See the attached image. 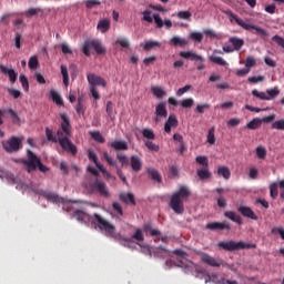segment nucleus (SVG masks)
Listing matches in <instances>:
<instances>
[{"mask_svg": "<svg viewBox=\"0 0 284 284\" xmlns=\"http://www.w3.org/2000/svg\"><path fill=\"white\" fill-rule=\"evenodd\" d=\"M40 196H43L49 203H55V205H63L62 209L65 212H70L72 210V202H67L64 197L60 196L57 193L41 191Z\"/></svg>", "mask_w": 284, "mask_h": 284, "instance_id": "6e6552de", "label": "nucleus"}, {"mask_svg": "<svg viewBox=\"0 0 284 284\" xmlns=\"http://www.w3.org/2000/svg\"><path fill=\"white\" fill-rule=\"evenodd\" d=\"M151 91L154 94V97H156V99H163V97H165L166 94L165 90L161 87H152Z\"/></svg>", "mask_w": 284, "mask_h": 284, "instance_id": "72a5a7b5", "label": "nucleus"}, {"mask_svg": "<svg viewBox=\"0 0 284 284\" xmlns=\"http://www.w3.org/2000/svg\"><path fill=\"white\" fill-rule=\"evenodd\" d=\"M88 81L91 95L93 97L94 101H99V99H101V94L99 93V85H101V88H105V85H108V82H105V79L94 73H90L88 75Z\"/></svg>", "mask_w": 284, "mask_h": 284, "instance_id": "423d86ee", "label": "nucleus"}, {"mask_svg": "<svg viewBox=\"0 0 284 284\" xmlns=\"http://www.w3.org/2000/svg\"><path fill=\"white\" fill-rule=\"evenodd\" d=\"M106 114L111 121H114V104L112 101L106 102Z\"/></svg>", "mask_w": 284, "mask_h": 284, "instance_id": "a19ab883", "label": "nucleus"}, {"mask_svg": "<svg viewBox=\"0 0 284 284\" xmlns=\"http://www.w3.org/2000/svg\"><path fill=\"white\" fill-rule=\"evenodd\" d=\"M253 97H256V99H261V101H270V97L265 92H258V90L252 91Z\"/></svg>", "mask_w": 284, "mask_h": 284, "instance_id": "79ce46f5", "label": "nucleus"}, {"mask_svg": "<svg viewBox=\"0 0 284 284\" xmlns=\"http://www.w3.org/2000/svg\"><path fill=\"white\" fill-rule=\"evenodd\" d=\"M182 108H192L194 105V99L186 98L181 102Z\"/></svg>", "mask_w": 284, "mask_h": 284, "instance_id": "e2e57ef3", "label": "nucleus"}, {"mask_svg": "<svg viewBox=\"0 0 284 284\" xmlns=\"http://www.w3.org/2000/svg\"><path fill=\"white\" fill-rule=\"evenodd\" d=\"M98 30L102 32V34H105V32L110 30V20L109 19L100 20L98 23Z\"/></svg>", "mask_w": 284, "mask_h": 284, "instance_id": "c756f323", "label": "nucleus"}, {"mask_svg": "<svg viewBox=\"0 0 284 284\" xmlns=\"http://www.w3.org/2000/svg\"><path fill=\"white\" fill-rule=\"evenodd\" d=\"M217 176H223L225 181H230V176H232V172L230 171V168L223 165L217 169Z\"/></svg>", "mask_w": 284, "mask_h": 284, "instance_id": "bb28decb", "label": "nucleus"}, {"mask_svg": "<svg viewBox=\"0 0 284 284\" xmlns=\"http://www.w3.org/2000/svg\"><path fill=\"white\" fill-rule=\"evenodd\" d=\"M49 97L53 101V103L58 105H63V98H61V94H59V92L51 90Z\"/></svg>", "mask_w": 284, "mask_h": 284, "instance_id": "7c9ffc66", "label": "nucleus"}, {"mask_svg": "<svg viewBox=\"0 0 284 284\" xmlns=\"http://www.w3.org/2000/svg\"><path fill=\"white\" fill-rule=\"evenodd\" d=\"M237 212L242 214L245 219H251L252 221H258V216L250 206H239Z\"/></svg>", "mask_w": 284, "mask_h": 284, "instance_id": "f3484780", "label": "nucleus"}, {"mask_svg": "<svg viewBox=\"0 0 284 284\" xmlns=\"http://www.w3.org/2000/svg\"><path fill=\"white\" fill-rule=\"evenodd\" d=\"M116 159H118L119 163H121L122 168H124V165H128L130 163L128 155L123 154L121 152L116 153Z\"/></svg>", "mask_w": 284, "mask_h": 284, "instance_id": "ea45409f", "label": "nucleus"}, {"mask_svg": "<svg viewBox=\"0 0 284 284\" xmlns=\"http://www.w3.org/2000/svg\"><path fill=\"white\" fill-rule=\"evenodd\" d=\"M180 57H182V59H186L187 61H194L197 63V70H205V58L194 53V51H181Z\"/></svg>", "mask_w": 284, "mask_h": 284, "instance_id": "9b49d317", "label": "nucleus"}, {"mask_svg": "<svg viewBox=\"0 0 284 284\" xmlns=\"http://www.w3.org/2000/svg\"><path fill=\"white\" fill-rule=\"evenodd\" d=\"M20 83L24 92H28L30 90V83L28 82V78H26L24 74H20Z\"/></svg>", "mask_w": 284, "mask_h": 284, "instance_id": "8fccbe9b", "label": "nucleus"}, {"mask_svg": "<svg viewBox=\"0 0 284 284\" xmlns=\"http://www.w3.org/2000/svg\"><path fill=\"white\" fill-rule=\"evenodd\" d=\"M217 206L221 209L227 207V200L223 195L217 197Z\"/></svg>", "mask_w": 284, "mask_h": 284, "instance_id": "69168bd1", "label": "nucleus"}, {"mask_svg": "<svg viewBox=\"0 0 284 284\" xmlns=\"http://www.w3.org/2000/svg\"><path fill=\"white\" fill-rule=\"evenodd\" d=\"M91 136L98 143H105V138H103V135L99 131L91 132Z\"/></svg>", "mask_w": 284, "mask_h": 284, "instance_id": "c03bdc74", "label": "nucleus"}, {"mask_svg": "<svg viewBox=\"0 0 284 284\" xmlns=\"http://www.w3.org/2000/svg\"><path fill=\"white\" fill-rule=\"evenodd\" d=\"M112 207L116 212V214H119V216H123V206H121V203L113 202Z\"/></svg>", "mask_w": 284, "mask_h": 284, "instance_id": "052dcab7", "label": "nucleus"}, {"mask_svg": "<svg viewBox=\"0 0 284 284\" xmlns=\"http://www.w3.org/2000/svg\"><path fill=\"white\" fill-rule=\"evenodd\" d=\"M192 196V192L185 185L180 186L179 191L173 193L170 201V207L175 212V214H183L185 212V206L183 201H187Z\"/></svg>", "mask_w": 284, "mask_h": 284, "instance_id": "7ed1b4c3", "label": "nucleus"}, {"mask_svg": "<svg viewBox=\"0 0 284 284\" xmlns=\"http://www.w3.org/2000/svg\"><path fill=\"white\" fill-rule=\"evenodd\" d=\"M201 261L205 265H210V267H221V265H224V266L227 265L225 264V262H223V260H216L207 253H203L201 255Z\"/></svg>", "mask_w": 284, "mask_h": 284, "instance_id": "4468645a", "label": "nucleus"}, {"mask_svg": "<svg viewBox=\"0 0 284 284\" xmlns=\"http://www.w3.org/2000/svg\"><path fill=\"white\" fill-rule=\"evenodd\" d=\"M179 19H184V21H190L192 19V12L190 11H180L178 12Z\"/></svg>", "mask_w": 284, "mask_h": 284, "instance_id": "603ef678", "label": "nucleus"}, {"mask_svg": "<svg viewBox=\"0 0 284 284\" xmlns=\"http://www.w3.org/2000/svg\"><path fill=\"white\" fill-rule=\"evenodd\" d=\"M142 135L144 139H149V141H154L155 139L154 131H152V129H144L142 131Z\"/></svg>", "mask_w": 284, "mask_h": 284, "instance_id": "de8ad7c7", "label": "nucleus"}, {"mask_svg": "<svg viewBox=\"0 0 284 284\" xmlns=\"http://www.w3.org/2000/svg\"><path fill=\"white\" fill-rule=\"evenodd\" d=\"M172 128H179V119L174 113H171L164 124V132L170 134L172 132Z\"/></svg>", "mask_w": 284, "mask_h": 284, "instance_id": "dca6fc26", "label": "nucleus"}, {"mask_svg": "<svg viewBox=\"0 0 284 284\" xmlns=\"http://www.w3.org/2000/svg\"><path fill=\"white\" fill-rule=\"evenodd\" d=\"M94 6H101V1H99V0H87L85 1V7L89 10H92V8H94Z\"/></svg>", "mask_w": 284, "mask_h": 284, "instance_id": "774afa93", "label": "nucleus"}, {"mask_svg": "<svg viewBox=\"0 0 284 284\" xmlns=\"http://www.w3.org/2000/svg\"><path fill=\"white\" fill-rule=\"evenodd\" d=\"M217 247H222L225 252H236L237 250H254L256 248V244L241 242H219Z\"/></svg>", "mask_w": 284, "mask_h": 284, "instance_id": "0eeeda50", "label": "nucleus"}, {"mask_svg": "<svg viewBox=\"0 0 284 284\" xmlns=\"http://www.w3.org/2000/svg\"><path fill=\"white\" fill-rule=\"evenodd\" d=\"M88 156H89V161H92L94 165L98 168V170L103 165L101 164V162L99 161V156L92 149L88 150Z\"/></svg>", "mask_w": 284, "mask_h": 284, "instance_id": "cd10ccee", "label": "nucleus"}, {"mask_svg": "<svg viewBox=\"0 0 284 284\" xmlns=\"http://www.w3.org/2000/svg\"><path fill=\"white\" fill-rule=\"evenodd\" d=\"M103 159H104V161H106V163H108V165H110V168H114L116 171L121 169L119 166V163H116V160H114V158H112V155L108 154V152L103 153Z\"/></svg>", "mask_w": 284, "mask_h": 284, "instance_id": "a878e982", "label": "nucleus"}, {"mask_svg": "<svg viewBox=\"0 0 284 284\" xmlns=\"http://www.w3.org/2000/svg\"><path fill=\"white\" fill-rule=\"evenodd\" d=\"M39 67V59H37V55H33L29 59V69L30 70H37Z\"/></svg>", "mask_w": 284, "mask_h": 284, "instance_id": "3c124183", "label": "nucleus"}, {"mask_svg": "<svg viewBox=\"0 0 284 284\" xmlns=\"http://www.w3.org/2000/svg\"><path fill=\"white\" fill-rule=\"evenodd\" d=\"M130 165L134 172H141L143 169V161H141L139 155H132L130 159Z\"/></svg>", "mask_w": 284, "mask_h": 284, "instance_id": "6ab92c4d", "label": "nucleus"}, {"mask_svg": "<svg viewBox=\"0 0 284 284\" xmlns=\"http://www.w3.org/2000/svg\"><path fill=\"white\" fill-rule=\"evenodd\" d=\"M266 93L268 94L270 99H276V97L281 94V91L277 88H274L266 90Z\"/></svg>", "mask_w": 284, "mask_h": 284, "instance_id": "680f3d73", "label": "nucleus"}, {"mask_svg": "<svg viewBox=\"0 0 284 284\" xmlns=\"http://www.w3.org/2000/svg\"><path fill=\"white\" fill-rule=\"evenodd\" d=\"M229 17L230 21H235L240 28H243V30H246L247 32H252V30H254L253 34H257L258 37H262V39L270 37V32L267 30L250 22V20H243L233 12H230Z\"/></svg>", "mask_w": 284, "mask_h": 284, "instance_id": "20e7f679", "label": "nucleus"}, {"mask_svg": "<svg viewBox=\"0 0 284 284\" xmlns=\"http://www.w3.org/2000/svg\"><path fill=\"white\" fill-rule=\"evenodd\" d=\"M224 217L229 219V221H232L233 223H236L237 225H243V217H241L239 213L234 211H225Z\"/></svg>", "mask_w": 284, "mask_h": 284, "instance_id": "aec40b11", "label": "nucleus"}, {"mask_svg": "<svg viewBox=\"0 0 284 284\" xmlns=\"http://www.w3.org/2000/svg\"><path fill=\"white\" fill-rule=\"evenodd\" d=\"M229 41L230 43H232L233 50H236V51L241 50V48L245 45V40L241 38L233 37V38H230Z\"/></svg>", "mask_w": 284, "mask_h": 284, "instance_id": "b1692460", "label": "nucleus"}, {"mask_svg": "<svg viewBox=\"0 0 284 284\" xmlns=\"http://www.w3.org/2000/svg\"><path fill=\"white\" fill-rule=\"evenodd\" d=\"M216 54H223V51L215 50L214 54L210 57V61H212V63H215L216 65H227V61Z\"/></svg>", "mask_w": 284, "mask_h": 284, "instance_id": "4be33fe9", "label": "nucleus"}, {"mask_svg": "<svg viewBox=\"0 0 284 284\" xmlns=\"http://www.w3.org/2000/svg\"><path fill=\"white\" fill-rule=\"evenodd\" d=\"M133 241H138V243H142V241H145V235H143V231L141 229H136L135 233L132 235L131 239H122L125 243H132Z\"/></svg>", "mask_w": 284, "mask_h": 284, "instance_id": "412c9836", "label": "nucleus"}, {"mask_svg": "<svg viewBox=\"0 0 284 284\" xmlns=\"http://www.w3.org/2000/svg\"><path fill=\"white\" fill-rule=\"evenodd\" d=\"M195 110L199 114H203L205 110H210V104L209 103L197 104Z\"/></svg>", "mask_w": 284, "mask_h": 284, "instance_id": "338daca9", "label": "nucleus"}, {"mask_svg": "<svg viewBox=\"0 0 284 284\" xmlns=\"http://www.w3.org/2000/svg\"><path fill=\"white\" fill-rule=\"evenodd\" d=\"M111 148H113V150H128V142L125 141H113L111 143Z\"/></svg>", "mask_w": 284, "mask_h": 284, "instance_id": "c9c22d12", "label": "nucleus"}, {"mask_svg": "<svg viewBox=\"0 0 284 284\" xmlns=\"http://www.w3.org/2000/svg\"><path fill=\"white\" fill-rule=\"evenodd\" d=\"M261 123H263V121H261L258 118H255L246 124V128L247 130H258V128H261Z\"/></svg>", "mask_w": 284, "mask_h": 284, "instance_id": "f704fd0d", "label": "nucleus"}, {"mask_svg": "<svg viewBox=\"0 0 284 284\" xmlns=\"http://www.w3.org/2000/svg\"><path fill=\"white\" fill-rule=\"evenodd\" d=\"M91 190L98 192L100 196H103L104 199H110V189H108V184L101 180H95L91 184Z\"/></svg>", "mask_w": 284, "mask_h": 284, "instance_id": "f8f14e48", "label": "nucleus"}, {"mask_svg": "<svg viewBox=\"0 0 284 284\" xmlns=\"http://www.w3.org/2000/svg\"><path fill=\"white\" fill-rule=\"evenodd\" d=\"M271 234H278L281 236V240L284 241V229H283V226L273 227L271 230Z\"/></svg>", "mask_w": 284, "mask_h": 284, "instance_id": "13d9d810", "label": "nucleus"}, {"mask_svg": "<svg viewBox=\"0 0 284 284\" xmlns=\"http://www.w3.org/2000/svg\"><path fill=\"white\" fill-rule=\"evenodd\" d=\"M205 230H210L211 232H219L223 230H232V224L230 222H210L205 225Z\"/></svg>", "mask_w": 284, "mask_h": 284, "instance_id": "ddd939ff", "label": "nucleus"}, {"mask_svg": "<svg viewBox=\"0 0 284 284\" xmlns=\"http://www.w3.org/2000/svg\"><path fill=\"white\" fill-rule=\"evenodd\" d=\"M190 39H192V41H196L197 43H201V41H203V33L201 32H192L189 36Z\"/></svg>", "mask_w": 284, "mask_h": 284, "instance_id": "864d4df0", "label": "nucleus"}, {"mask_svg": "<svg viewBox=\"0 0 284 284\" xmlns=\"http://www.w3.org/2000/svg\"><path fill=\"white\" fill-rule=\"evenodd\" d=\"M195 161L199 165H202V168H210V161L207 160V156H205V155L196 156Z\"/></svg>", "mask_w": 284, "mask_h": 284, "instance_id": "58836bf2", "label": "nucleus"}, {"mask_svg": "<svg viewBox=\"0 0 284 284\" xmlns=\"http://www.w3.org/2000/svg\"><path fill=\"white\" fill-rule=\"evenodd\" d=\"M143 230H144V232H146V234L150 233L151 236H161V231H159L156 229H152V225H150V224H145L143 226Z\"/></svg>", "mask_w": 284, "mask_h": 284, "instance_id": "e433bc0d", "label": "nucleus"}, {"mask_svg": "<svg viewBox=\"0 0 284 284\" xmlns=\"http://www.w3.org/2000/svg\"><path fill=\"white\" fill-rule=\"evenodd\" d=\"M75 111L79 115L85 114V100H83V98L78 99V104L75 105Z\"/></svg>", "mask_w": 284, "mask_h": 284, "instance_id": "2f4dec72", "label": "nucleus"}, {"mask_svg": "<svg viewBox=\"0 0 284 284\" xmlns=\"http://www.w3.org/2000/svg\"><path fill=\"white\" fill-rule=\"evenodd\" d=\"M162 119H168V103L165 102H160L155 106V123H161Z\"/></svg>", "mask_w": 284, "mask_h": 284, "instance_id": "2eb2a0df", "label": "nucleus"}, {"mask_svg": "<svg viewBox=\"0 0 284 284\" xmlns=\"http://www.w3.org/2000/svg\"><path fill=\"white\" fill-rule=\"evenodd\" d=\"M190 90H192V85L186 84L185 87L180 88V89L176 91V97H183V94L190 92Z\"/></svg>", "mask_w": 284, "mask_h": 284, "instance_id": "bf43d9fd", "label": "nucleus"}, {"mask_svg": "<svg viewBox=\"0 0 284 284\" xmlns=\"http://www.w3.org/2000/svg\"><path fill=\"white\" fill-rule=\"evenodd\" d=\"M254 65H256V58L248 55L245 60V68H247V70L254 68Z\"/></svg>", "mask_w": 284, "mask_h": 284, "instance_id": "49530a36", "label": "nucleus"}, {"mask_svg": "<svg viewBox=\"0 0 284 284\" xmlns=\"http://www.w3.org/2000/svg\"><path fill=\"white\" fill-rule=\"evenodd\" d=\"M148 174L151 176L152 181H156V183H162L163 179L161 178V173L155 169H149Z\"/></svg>", "mask_w": 284, "mask_h": 284, "instance_id": "473e14b6", "label": "nucleus"}, {"mask_svg": "<svg viewBox=\"0 0 284 284\" xmlns=\"http://www.w3.org/2000/svg\"><path fill=\"white\" fill-rule=\"evenodd\" d=\"M272 129L273 130H282L284 131V119L277 120L272 123Z\"/></svg>", "mask_w": 284, "mask_h": 284, "instance_id": "5fc2aeb1", "label": "nucleus"}, {"mask_svg": "<svg viewBox=\"0 0 284 284\" xmlns=\"http://www.w3.org/2000/svg\"><path fill=\"white\" fill-rule=\"evenodd\" d=\"M2 148L9 154H12L14 152H19L23 148V144L21 142V139L17 136H11L8 141L2 142Z\"/></svg>", "mask_w": 284, "mask_h": 284, "instance_id": "1a4fd4ad", "label": "nucleus"}, {"mask_svg": "<svg viewBox=\"0 0 284 284\" xmlns=\"http://www.w3.org/2000/svg\"><path fill=\"white\" fill-rule=\"evenodd\" d=\"M171 45H179L180 48H185V45H187V40H185V38H181L179 36H174L171 41H170Z\"/></svg>", "mask_w": 284, "mask_h": 284, "instance_id": "393cba45", "label": "nucleus"}, {"mask_svg": "<svg viewBox=\"0 0 284 284\" xmlns=\"http://www.w3.org/2000/svg\"><path fill=\"white\" fill-rule=\"evenodd\" d=\"M119 200L125 205H136V199L134 197L133 193L122 192L119 194Z\"/></svg>", "mask_w": 284, "mask_h": 284, "instance_id": "a211bd4d", "label": "nucleus"}, {"mask_svg": "<svg viewBox=\"0 0 284 284\" xmlns=\"http://www.w3.org/2000/svg\"><path fill=\"white\" fill-rule=\"evenodd\" d=\"M145 146L148 148V150H151V152H159V150H161V148L152 141H146Z\"/></svg>", "mask_w": 284, "mask_h": 284, "instance_id": "4d7b16f0", "label": "nucleus"}, {"mask_svg": "<svg viewBox=\"0 0 284 284\" xmlns=\"http://www.w3.org/2000/svg\"><path fill=\"white\" fill-rule=\"evenodd\" d=\"M92 48L97 54H105V49L99 40L85 41L83 45V54H85V57H90V50H92Z\"/></svg>", "mask_w": 284, "mask_h": 284, "instance_id": "9d476101", "label": "nucleus"}, {"mask_svg": "<svg viewBox=\"0 0 284 284\" xmlns=\"http://www.w3.org/2000/svg\"><path fill=\"white\" fill-rule=\"evenodd\" d=\"M215 129L211 128L209 130V134H207V143H210V145H214V143H216V136L214 135Z\"/></svg>", "mask_w": 284, "mask_h": 284, "instance_id": "09e8293b", "label": "nucleus"}, {"mask_svg": "<svg viewBox=\"0 0 284 284\" xmlns=\"http://www.w3.org/2000/svg\"><path fill=\"white\" fill-rule=\"evenodd\" d=\"M141 247V252L142 254H145V256H150V258H152V255L154 254V250H152V247H150V245L148 244H139Z\"/></svg>", "mask_w": 284, "mask_h": 284, "instance_id": "4c0bfd02", "label": "nucleus"}, {"mask_svg": "<svg viewBox=\"0 0 284 284\" xmlns=\"http://www.w3.org/2000/svg\"><path fill=\"white\" fill-rule=\"evenodd\" d=\"M271 197L276 199L278 196V183L274 182L270 185Z\"/></svg>", "mask_w": 284, "mask_h": 284, "instance_id": "a18cd8bd", "label": "nucleus"}, {"mask_svg": "<svg viewBox=\"0 0 284 284\" xmlns=\"http://www.w3.org/2000/svg\"><path fill=\"white\" fill-rule=\"evenodd\" d=\"M197 176L201 181H207V179H212V173L210 172L209 166L199 169Z\"/></svg>", "mask_w": 284, "mask_h": 284, "instance_id": "5701e85b", "label": "nucleus"}, {"mask_svg": "<svg viewBox=\"0 0 284 284\" xmlns=\"http://www.w3.org/2000/svg\"><path fill=\"white\" fill-rule=\"evenodd\" d=\"M73 219H75L78 223H81V225H88V223L91 222L93 225H95V227H99L101 232H104L105 236L116 239V226H114L100 214L95 213L92 216L83 211L78 210L73 212Z\"/></svg>", "mask_w": 284, "mask_h": 284, "instance_id": "f03ea898", "label": "nucleus"}, {"mask_svg": "<svg viewBox=\"0 0 284 284\" xmlns=\"http://www.w3.org/2000/svg\"><path fill=\"white\" fill-rule=\"evenodd\" d=\"M143 14V21H146L148 23H154V16H152V11L150 10H144L142 12Z\"/></svg>", "mask_w": 284, "mask_h": 284, "instance_id": "37998d69", "label": "nucleus"}, {"mask_svg": "<svg viewBox=\"0 0 284 284\" xmlns=\"http://www.w3.org/2000/svg\"><path fill=\"white\" fill-rule=\"evenodd\" d=\"M38 12H41V8H30L29 10H27L26 12H24V16L26 17H37V13Z\"/></svg>", "mask_w": 284, "mask_h": 284, "instance_id": "0e129e2a", "label": "nucleus"}, {"mask_svg": "<svg viewBox=\"0 0 284 284\" xmlns=\"http://www.w3.org/2000/svg\"><path fill=\"white\" fill-rule=\"evenodd\" d=\"M256 155H257V159H265V156H267V150H265V148L263 146H257Z\"/></svg>", "mask_w": 284, "mask_h": 284, "instance_id": "6e6d98bb", "label": "nucleus"}, {"mask_svg": "<svg viewBox=\"0 0 284 284\" xmlns=\"http://www.w3.org/2000/svg\"><path fill=\"white\" fill-rule=\"evenodd\" d=\"M154 48H161V42L148 40L143 45V50H145V52H150V50H154Z\"/></svg>", "mask_w": 284, "mask_h": 284, "instance_id": "c85d7f7f", "label": "nucleus"}, {"mask_svg": "<svg viewBox=\"0 0 284 284\" xmlns=\"http://www.w3.org/2000/svg\"><path fill=\"white\" fill-rule=\"evenodd\" d=\"M61 120V128L57 131V135L50 128L45 129L47 140L51 143H59L64 152H72V141H70V138L72 136V131L70 130V118L67 113H62Z\"/></svg>", "mask_w": 284, "mask_h": 284, "instance_id": "f257e3e1", "label": "nucleus"}, {"mask_svg": "<svg viewBox=\"0 0 284 284\" xmlns=\"http://www.w3.org/2000/svg\"><path fill=\"white\" fill-rule=\"evenodd\" d=\"M19 163H21L23 165V169L26 170V172H28L30 174V172H34L38 168V170L40 172H48V166L43 165V163H41V160L37 156V154H34V152H32L31 150L27 151V160H19Z\"/></svg>", "mask_w": 284, "mask_h": 284, "instance_id": "39448f33", "label": "nucleus"}]
</instances>
